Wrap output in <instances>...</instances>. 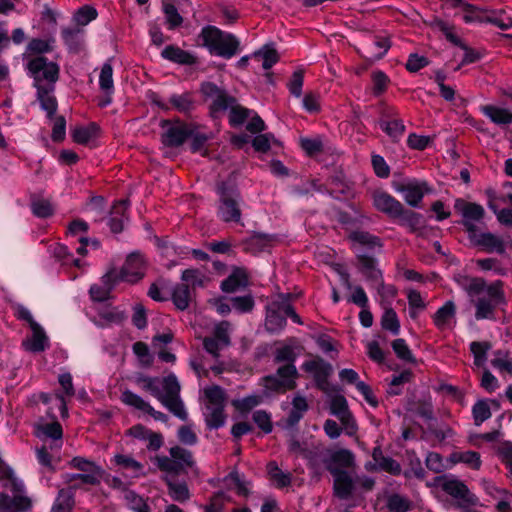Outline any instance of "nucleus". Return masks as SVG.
I'll return each instance as SVG.
<instances>
[{"mask_svg": "<svg viewBox=\"0 0 512 512\" xmlns=\"http://www.w3.org/2000/svg\"><path fill=\"white\" fill-rule=\"evenodd\" d=\"M459 283L475 306L478 320L492 318L496 307L505 302L503 282L500 280L487 284L481 277L464 276Z\"/></svg>", "mask_w": 512, "mask_h": 512, "instance_id": "1", "label": "nucleus"}, {"mask_svg": "<svg viewBox=\"0 0 512 512\" xmlns=\"http://www.w3.org/2000/svg\"><path fill=\"white\" fill-rule=\"evenodd\" d=\"M136 382L157 398L173 415L183 421L187 420L188 414L180 397L181 386L174 374L163 377L161 381L158 377L139 375Z\"/></svg>", "mask_w": 512, "mask_h": 512, "instance_id": "2", "label": "nucleus"}, {"mask_svg": "<svg viewBox=\"0 0 512 512\" xmlns=\"http://www.w3.org/2000/svg\"><path fill=\"white\" fill-rule=\"evenodd\" d=\"M295 359L296 353L291 346H284L276 350L274 361L276 363L286 362V364L280 366L276 374L263 377L262 381L266 390L284 393L296 388L298 371L294 365Z\"/></svg>", "mask_w": 512, "mask_h": 512, "instance_id": "3", "label": "nucleus"}, {"mask_svg": "<svg viewBox=\"0 0 512 512\" xmlns=\"http://www.w3.org/2000/svg\"><path fill=\"white\" fill-rule=\"evenodd\" d=\"M201 91L205 97L212 99L210 105L212 117L217 118L219 112L225 111L230 107L229 120L231 125H241L248 118L249 110L236 104V98L228 95L225 90L220 89L215 84L206 82L202 84Z\"/></svg>", "mask_w": 512, "mask_h": 512, "instance_id": "4", "label": "nucleus"}, {"mask_svg": "<svg viewBox=\"0 0 512 512\" xmlns=\"http://www.w3.org/2000/svg\"><path fill=\"white\" fill-rule=\"evenodd\" d=\"M373 203L376 209L392 219L400 220L401 224L407 225L412 232L418 231L422 227V216L410 209L382 190H376L372 194Z\"/></svg>", "mask_w": 512, "mask_h": 512, "instance_id": "5", "label": "nucleus"}, {"mask_svg": "<svg viewBox=\"0 0 512 512\" xmlns=\"http://www.w3.org/2000/svg\"><path fill=\"white\" fill-rule=\"evenodd\" d=\"M205 395V422L209 429H218L225 423L224 408L227 395L223 388L213 385L204 390Z\"/></svg>", "mask_w": 512, "mask_h": 512, "instance_id": "6", "label": "nucleus"}, {"mask_svg": "<svg viewBox=\"0 0 512 512\" xmlns=\"http://www.w3.org/2000/svg\"><path fill=\"white\" fill-rule=\"evenodd\" d=\"M201 38L203 44L207 46L211 53L231 58L239 47V41L232 34H224L220 29L214 26H207L202 29Z\"/></svg>", "mask_w": 512, "mask_h": 512, "instance_id": "7", "label": "nucleus"}, {"mask_svg": "<svg viewBox=\"0 0 512 512\" xmlns=\"http://www.w3.org/2000/svg\"><path fill=\"white\" fill-rule=\"evenodd\" d=\"M220 194L219 213L225 222H239L241 209L239 206L240 192L234 179L229 177L218 185Z\"/></svg>", "mask_w": 512, "mask_h": 512, "instance_id": "8", "label": "nucleus"}, {"mask_svg": "<svg viewBox=\"0 0 512 512\" xmlns=\"http://www.w3.org/2000/svg\"><path fill=\"white\" fill-rule=\"evenodd\" d=\"M169 453L170 457L156 456L154 458L157 467L167 474L186 473L187 469L195 465L192 452L183 447L174 446L170 448Z\"/></svg>", "mask_w": 512, "mask_h": 512, "instance_id": "9", "label": "nucleus"}, {"mask_svg": "<svg viewBox=\"0 0 512 512\" xmlns=\"http://www.w3.org/2000/svg\"><path fill=\"white\" fill-rule=\"evenodd\" d=\"M28 69L32 74L35 87H47V85H53L59 77V67L54 62H48L47 58L38 56L28 63Z\"/></svg>", "mask_w": 512, "mask_h": 512, "instance_id": "10", "label": "nucleus"}, {"mask_svg": "<svg viewBox=\"0 0 512 512\" xmlns=\"http://www.w3.org/2000/svg\"><path fill=\"white\" fill-rule=\"evenodd\" d=\"M454 209L462 216V225L466 228L468 235L477 231V226L474 222H479L484 218V208L473 202H468L464 199H457L454 203Z\"/></svg>", "mask_w": 512, "mask_h": 512, "instance_id": "11", "label": "nucleus"}, {"mask_svg": "<svg viewBox=\"0 0 512 512\" xmlns=\"http://www.w3.org/2000/svg\"><path fill=\"white\" fill-rule=\"evenodd\" d=\"M303 369L306 372L314 374L317 387L326 394L330 395L338 391L336 387H332L328 382V377L332 374L333 367L331 364L325 362L322 358H317L315 360L305 362Z\"/></svg>", "mask_w": 512, "mask_h": 512, "instance_id": "12", "label": "nucleus"}, {"mask_svg": "<svg viewBox=\"0 0 512 512\" xmlns=\"http://www.w3.org/2000/svg\"><path fill=\"white\" fill-rule=\"evenodd\" d=\"M161 127L164 129L161 135V142L166 147H179L188 137L193 135V130L180 122L173 124L169 120H163Z\"/></svg>", "mask_w": 512, "mask_h": 512, "instance_id": "13", "label": "nucleus"}, {"mask_svg": "<svg viewBox=\"0 0 512 512\" xmlns=\"http://www.w3.org/2000/svg\"><path fill=\"white\" fill-rule=\"evenodd\" d=\"M441 487L444 492L457 500L456 506L459 508L464 509L469 506H475L478 503V498L460 480H446L442 483Z\"/></svg>", "mask_w": 512, "mask_h": 512, "instance_id": "14", "label": "nucleus"}, {"mask_svg": "<svg viewBox=\"0 0 512 512\" xmlns=\"http://www.w3.org/2000/svg\"><path fill=\"white\" fill-rule=\"evenodd\" d=\"M114 276L118 281L123 280L130 283H136L144 277V260L138 253H131L128 255L125 264L120 272L115 271Z\"/></svg>", "mask_w": 512, "mask_h": 512, "instance_id": "15", "label": "nucleus"}, {"mask_svg": "<svg viewBox=\"0 0 512 512\" xmlns=\"http://www.w3.org/2000/svg\"><path fill=\"white\" fill-rule=\"evenodd\" d=\"M468 238L472 245L481 247L485 251L498 254L505 253V244L501 238L494 235L493 233H478V230L468 235Z\"/></svg>", "mask_w": 512, "mask_h": 512, "instance_id": "16", "label": "nucleus"}, {"mask_svg": "<svg viewBox=\"0 0 512 512\" xmlns=\"http://www.w3.org/2000/svg\"><path fill=\"white\" fill-rule=\"evenodd\" d=\"M395 189L397 192L404 194L406 203L412 207H418L425 192L429 191L425 182H409L407 184L397 183L395 184Z\"/></svg>", "mask_w": 512, "mask_h": 512, "instance_id": "17", "label": "nucleus"}, {"mask_svg": "<svg viewBox=\"0 0 512 512\" xmlns=\"http://www.w3.org/2000/svg\"><path fill=\"white\" fill-rule=\"evenodd\" d=\"M329 472L334 478L333 491L339 499L346 500L351 497L354 483L351 476L345 470H337L329 467Z\"/></svg>", "mask_w": 512, "mask_h": 512, "instance_id": "18", "label": "nucleus"}, {"mask_svg": "<svg viewBox=\"0 0 512 512\" xmlns=\"http://www.w3.org/2000/svg\"><path fill=\"white\" fill-rule=\"evenodd\" d=\"M121 400L129 406H133L138 410L146 412L147 414L151 415L155 420H160L163 422H166L168 420L166 414L154 410V408L150 406L149 403L144 401L140 396L131 392L130 390H125L122 392Z\"/></svg>", "mask_w": 512, "mask_h": 512, "instance_id": "19", "label": "nucleus"}, {"mask_svg": "<svg viewBox=\"0 0 512 512\" xmlns=\"http://www.w3.org/2000/svg\"><path fill=\"white\" fill-rule=\"evenodd\" d=\"M32 334L23 340L22 346L26 351L39 353L46 349L48 337L43 328L38 323H33L30 327Z\"/></svg>", "mask_w": 512, "mask_h": 512, "instance_id": "20", "label": "nucleus"}, {"mask_svg": "<svg viewBox=\"0 0 512 512\" xmlns=\"http://www.w3.org/2000/svg\"><path fill=\"white\" fill-rule=\"evenodd\" d=\"M293 298L294 295L291 293H278L271 302L269 309L277 310L279 313L284 312L295 323L302 325L303 322L300 316L296 313V311L294 310L293 306L290 303Z\"/></svg>", "mask_w": 512, "mask_h": 512, "instance_id": "21", "label": "nucleus"}, {"mask_svg": "<svg viewBox=\"0 0 512 512\" xmlns=\"http://www.w3.org/2000/svg\"><path fill=\"white\" fill-rule=\"evenodd\" d=\"M331 413L338 417L345 427H354L352 415L348 409V404L343 395L336 394L331 397L330 401Z\"/></svg>", "mask_w": 512, "mask_h": 512, "instance_id": "22", "label": "nucleus"}, {"mask_svg": "<svg viewBox=\"0 0 512 512\" xmlns=\"http://www.w3.org/2000/svg\"><path fill=\"white\" fill-rule=\"evenodd\" d=\"M115 268H111L103 277V286L93 285L90 288V295L94 301H105L108 299L110 291L112 290L115 283L118 282V278L114 276Z\"/></svg>", "mask_w": 512, "mask_h": 512, "instance_id": "23", "label": "nucleus"}, {"mask_svg": "<svg viewBox=\"0 0 512 512\" xmlns=\"http://www.w3.org/2000/svg\"><path fill=\"white\" fill-rule=\"evenodd\" d=\"M31 508V500L25 496L11 498L7 494H0V512H27Z\"/></svg>", "mask_w": 512, "mask_h": 512, "instance_id": "24", "label": "nucleus"}, {"mask_svg": "<svg viewBox=\"0 0 512 512\" xmlns=\"http://www.w3.org/2000/svg\"><path fill=\"white\" fill-rule=\"evenodd\" d=\"M326 469L329 471V467L337 470H344V468H351L354 466V455L352 452L346 449H340L331 454L328 459L324 460Z\"/></svg>", "mask_w": 512, "mask_h": 512, "instance_id": "25", "label": "nucleus"}, {"mask_svg": "<svg viewBox=\"0 0 512 512\" xmlns=\"http://www.w3.org/2000/svg\"><path fill=\"white\" fill-rule=\"evenodd\" d=\"M176 475L167 474L164 480L168 486V494L172 500L185 502L190 498V492L186 482H179L175 479Z\"/></svg>", "mask_w": 512, "mask_h": 512, "instance_id": "26", "label": "nucleus"}, {"mask_svg": "<svg viewBox=\"0 0 512 512\" xmlns=\"http://www.w3.org/2000/svg\"><path fill=\"white\" fill-rule=\"evenodd\" d=\"M54 91L53 85L47 87H38L37 98L40 102L41 108L47 112V116L52 119L56 113L58 104L56 98L52 95Z\"/></svg>", "mask_w": 512, "mask_h": 512, "instance_id": "27", "label": "nucleus"}, {"mask_svg": "<svg viewBox=\"0 0 512 512\" xmlns=\"http://www.w3.org/2000/svg\"><path fill=\"white\" fill-rule=\"evenodd\" d=\"M248 284L247 274L242 268H235L233 272L221 283L222 291L232 293L237 291L240 287H245Z\"/></svg>", "mask_w": 512, "mask_h": 512, "instance_id": "28", "label": "nucleus"}, {"mask_svg": "<svg viewBox=\"0 0 512 512\" xmlns=\"http://www.w3.org/2000/svg\"><path fill=\"white\" fill-rule=\"evenodd\" d=\"M128 203L129 202L127 199H123V200L117 201L113 205V207L110 211L111 217L109 220V226L113 233H120L123 230L122 217H124V215H125V212L128 207Z\"/></svg>", "mask_w": 512, "mask_h": 512, "instance_id": "29", "label": "nucleus"}, {"mask_svg": "<svg viewBox=\"0 0 512 512\" xmlns=\"http://www.w3.org/2000/svg\"><path fill=\"white\" fill-rule=\"evenodd\" d=\"M162 56L178 64L190 65L196 62L195 57L189 52L173 45L165 47L162 51Z\"/></svg>", "mask_w": 512, "mask_h": 512, "instance_id": "30", "label": "nucleus"}, {"mask_svg": "<svg viewBox=\"0 0 512 512\" xmlns=\"http://www.w3.org/2000/svg\"><path fill=\"white\" fill-rule=\"evenodd\" d=\"M482 111L495 124L507 125L512 123V112L508 111L507 109L499 108L493 105H486L482 107Z\"/></svg>", "mask_w": 512, "mask_h": 512, "instance_id": "31", "label": "nucleus"}, {"mask_svg": "<svg viewBox=\"0 0 512 512\" xmlns=\"http://www.w3.org/2000/svg\"><path fill=\"white\" fill-rule=\"evenodd\" d=\"M379 125L381 129L395 142H397L405 132V125L400 119H379Z\"/></svg>", "mask_w": 512, "mask_h": 512, "instance_id": "32", "label": "nucleus"}, {"mask_svg": "<svg viewBox=\"0 0 512 512\" xmlns=\"http://www.w3.org/2000/svg\"><path fill=\"white\" fill-rule=\"evenodd\" d=\"M191 292L187 284H178L173 290L172 301L177 309L183 311L189 307Z\"/></svg>", "mask_w": 512, "mask_h": 512, "instance_id": "33", "label": "nucleus"}, {"mask_svg": "<svg viewBox=\"0 0 512 512\" xmlns=\"http://www.w3.org/2000/svg\"><path fill=\"white\" fill-rule=\"evenodd\" d=\"M99 130L95 123H90L88 126H78L72 130L71 136L74 142L84 145L87 144L92 137H94Z\"/></svg>", "mask_w": 512, "mask_h": 512, "instance_id": "34", "label": "nucleus"}, {"mask_svg": "<svg viewBox=\"0 0 512 512\" xmlns=\"http://www.w3.org/2000/svg\"><path fill=\"white\" fill-rule=\"evenodd\" d=\"M456 307L452 301H448L444 306L439 308L433 316L434 324L439 328L443 329L450 319L455 316Z\"/></svg>", "mask_w": 512, "mask_h": 512, "instance_id": "35", "label": "nucleus"}, {"mask_svg": "<svg viewBox=\"0 0 512 512\" xmlns=\"http://www.w3.org/2000/svg\"><path fill=\"white\" fill-rule=\"evenodd\" d=\"M163 12L169 29H175L182 25L183 17L179 14L176 6L172 3L163 1Z\"/></svg>", "mask_w": 512, "mask_h": 512, "instance_id": "36", "label": "nucleus"}, {"mask_svg": "<svg viewBox=\"0 0 512 512\" xmlns=\"http://www.w3.org/2000/svg\"><path fill=\"white\" fill-rule=\"evenodd\" d=\"M375 46L382 49L380 52H375L372 46L366 48V53L370 61L380 60L391 48V41L389 37H377Z\"/></svg>", "mask_w": 512, "mask_h": 512, "instance_id": "37", "label": "nucleus"}, {"mask_svg": "<svg viewBox=\"0 0 512 512\" xmlns=\"http://www.w3.org/2000/svg\"><path fill=\"white\" fill-rule=\"evenodd\" d=\"M253 56L255 58L262 57L263 58V68L265 70L270 69L274 64L279 61V54L276 49L265 45L262 49L254 52Z\"/></svg>", "mask_w": 512, "mask_h": 512, "instance_id": "38", "label": "nucleus"}, {"mask_svg": "<svg viewBox=\"0 0 512 512\" xmlns=\"http://www.w3.org/2000/svg\"><path fill=\"white\" fill-rule=\"evenodd\" d=\"M33 213L40 218H47L53 214V207L49 200L33 197L31 201Z\"/></svg>", "mask_w": 512, "mask_h": 512, "instance_id": "39", "label": "nucleus"}, {"mask_svg": "<svg viewBox=\"0 0 512 512\" xmlns=\"http://www.w3.org/2000/svg\"><path fill=\"white\" fill-rule=\"evenodd\" d=\"M265 326L270 332H278L286 326V318L277 310L268 309Z\"/></svg>", "mask_w": 512, "mask_h": 512, "instance_id": "40", "label": "nucleus"}, {"mask_svg": "<svg viewBox=\"0 0 512 512\" xmlns=\"http://www.w3.org/2000/svg\"><path fill=\"white\" fill-rule=\"evenodd\" d=\"M267 470L271 479L277 483L278 487H286L290 485V474L282 472L275 462H269Z\"/></svg>", "mask_w": 512, "mask_h": 512, "instance_id": "41", "label": "nucleus"}, {"mask_svg": "<svg viewBox=\"0 0 512 512\" xmlns=\"http://www.w3.org/2000/svg\"><path fill=\"white\" fill-rule=\"evenodd\" d=\"M381 326L383 329L389 330L395 335L399 333L400 324L394 309H385V312L381 318Z\"/></svg>", "mask_w": 512, "mask_h": 512, "instance_id": "42", "label": "nucleus"}, {"mask_svg": "<svg viewBox=\"0 0 512 512\" xmlns=\"http://www.w3.org/2000/svg\"><path fill=\"white\" fill-rule=\"evenodd\" d=\"M491 348L489 342H472L470 350L474 355V364L476 366H483L487 359V351Z\"/></svg>", "mask_w": 512, "mask_h": 512, "instance_id": "43", "label": "nucleus"}, {"mask_svg": "<svg viewBox=\"0 0 512 512\" xmlns=\"http://www.w3.org/2000/svg\"><path fill=\"white\" fill-rule=\"evenodd\" d=\"M36 436H40V433L44 434L47 437H50L54 440H59L62 438L63 431L60 423L53 422L50 424H37L36 426Z\"/></svg>", "mask_w": 512, "mask_h": 512, "instance_id": "44", "label": "nucleus"}, {"mask_svg": "<svg viewBox=\"0 0 512 512\" xmlns=\"http://www.w3.org/2000/svg\"><path fill=\"white\" fill-rule=\"evenodd\" d=\"M392 348L399 359L413 364L416 363V359L404 339L399 338L394 340L392 342Z\"/></svg>", "mask_w": 512, "mask_h": 512, "instance_id": "45", "label": "nucleus"}, {"mask_svg": "<svg viewBox=\"0 0 512 512\" xmlns=\"http://www.w3.org/2000/svg\"><path fill=\"white\" fill-rule=\"evenodd\" d=\"M387 507L390 512H407L411 508V502L399 494H393L387 500Z\"/></svg>", "mask_w": 512, "mask_h": 512, "instance_id": "46", "label": "nucleus"}, {"mask_svg": "<svg viewBox=\"0 0 512 512\" xmlns=\"http://www.w3.org/2000/svg\"><path fill=\"white\" fill-rule=\"evenodd\" d=\"M472 414L475 425L479 426L491 417V410L487 402L480 400L473 406Z\"/></svg>", "mask_w": 512, "mask_h": 512, "instance_id": "47", "label": "nucleus"}, {"mask_svg": "<svg viewBox=\"0 0 512 512\" xmlns=\"http://www.w3.org/2000/svg\"><path fill=\"white\" fill-rule=\"evenodd\" d=\"M96 17V9L88 5L79 8L74 14V20L78 26H85Z\"/></svg>", "mask_w": 512, "mask_h": 512, "instance_id": "48", "label": "nucleus"}, {"mask_svg": "<svg viewBox=\"0 0 512 512\" xmlns=\"http://www.w3.org/2000/svg\"><path fill=\"white\" fill-rule=\"evenodd\" d=\"M113 69L110 63H105L102 66L100 77H99V84L100 88L104 92L112 93L113 91Z\"/></svg>", "mask_w": 512, "mask_h": 512, "instance_id": "49", "label": "nucleus"}, {"mask_svg": "<svg viewBox=\"0 0 512 512\" xmlns=\"http://www.w3.org/2000/svg\"><path fill=\"white\" fill-rule=\"evenodd\" d=\"M81 33H82V29L79 27L65 28L62 31V35H63L65 43L74 52H77L80 49V42L78 40V36Z\"/></svg>", "mask_w": 512, "mask_h": 512, "instance_id": "50", "label": "nucleus"}, {"mask_svg": "<svg viewBox=\"0 0 512 512\" xmlns=\"http://www.w3.org/2000/svg\"><path fill=\"white\" fill-rule=\"evenodd\" d=\"M170 103L182 113H189L193 108V101L188 93L172 96Z\"/></svg>", "mask_w": 512, "mask_h": 512, "instance_id": "51", "label": "nucleus"}, {"mask_svg": "<svg viewBox=\"0 0 512 512\" xmlns=\"http://www.w3.org/2000/svg\"><path fill=\"white\" fill-rule=\"evenodd\" d=\"M373 94L379 96L383 94L390 82L388 76L382 71H374L372 73Z\"/></svg>", "mask_w": 512, "mask_h": 512, "instance_id": "52", "label": "nucleus"}, {"mask_svg": "<svg viewBox=\"0 0 512 512\" xmlns=\"http://www.w3.org/2000/svg\"><path fill=\"white\" fill-rule=\"evenodd\" d=\"M181 280L184 281V284H187L189 287L204 285L203 275L200 273L198 269L184 270L181 276Z\"/></svg>", "mask_w": 512, "mask_h": 512, "instance_id": "53", "label": "nucleus"}, {"mask_svg": "<svg viewBox=\"0 0 512 512\" xmlns=\"http://www.w3.org/2000/svg\"><path fill=\"white\" fill-rule=\"evenodd\" d=\"M453 457L460 462L469 464L474 469H479L481 466L480 454L474 451H466L456 453Z\"/></svg>", "mask_w": 512, "mask_h": 512, "instance_id": "54", "label": "nucleus"}, {"mask_svg": "<svg viewBox=\"0 0 512 512\" xmlns=\"http://www.w3.org/2000/svg\"><path fill=\"white\" fill-rule=\"evenodd\" d=\"M271 141H275L273 134H260L252 140V146L257 152L266 153L270 150Z\"/></svg>", "mask_w": 512, "mask_h": 512, "instance_id": "55", "label": "nucleus"}, {"mask_svg": "<svg viewBox=\"0 0 512 512\" xmlns=\"http://www.w3.org/2000/svg\"><path fill=\"white\" fill-rule=\"evenodd\" d=\"M102 477L101 468H94V471L86 472L84 474H75L71 476L70 480L79 479L84 484L98 485Z\"/></svg>", "mask_w": 512, "mask_h": 512, "instance_id": "56", "label": "nucleus"}, {"mask_svg": "<svg viewBox=\"0 0 512 512\" xmlns=\"http://www.w3.org/2000/svg\"><path fill=\"white\" fill-rule=\"evenodd\" d=\"M301 147L310 157L317 155L323 151V143L320 139H301Z\"/></svg>", "mask_w": 512, "mask_h": 512, "instance_id": "57", "label": "nucleus"}, {"mask_svg": "<svg viewBox=\"0 0 512 512\" xmlns=\"http://www.w3.org/2000/svg\"><path fill=\"white\" fill-rule=\"evenodd\" d=\"M229 327L230 323L228 321H222L214 329L213 338L217 339L225 347L230 344Z\"/></svg>", "mask_w": 512, "mask_h": 512, "instance_id": "58", "label": "nucleus"}, {"mask_svg": "<svg viewBox=\"0 0 512 512\" xmlns=\"http://www.w3.org/2000/svg\"><path fill=\"white\" fill-rule=\"evenodd\" d=\"M262 402V397L258 395H251L242 400L233 402V405L241 412H248Z\"/></svg>", "mask_w": 512, "mask_h": 512, "instance_id": "59", "label": "nucleus"}, {"mask_svg": "<svg viewBox=\"0 0 512 512\" xmlns=\"http://www.w3.org/2000/svg\"><path fill=\"white\" fill-rule=\"evenodd\" d=\"M497 453L512 474V442L504 441L500 443L497 448Z\"/></svg>", "mask_w": 512, "mask_h": 512, "instance_id": "60", "label": "nucleus"}, {"mask_svg": "<svg viewBox=\"0 0 512 512\" xmlns=\"http://www.w3.org/2000/svg\"><path fill=\"white\" fill-rule=\"evenodd\" d=\"M134 353L140 358L144 366H150L153 362V357L149 353V348L144 342H136L133 344Z\"/></svg>", "mask_w": 512, "mask_h": 512, "instance_id": "61", "label": "nucleus"}, {"mask_svg": "<svg viewBox=\"0 0 512 512\" xmlns=\"http://www.w3.org/2000/svg\"><path fill=\"white\" fill-rule=\"evenodd\" d=\"M233 307L240 312H249L254 307V299L252 295H245L231 298Z\"/></svg>", "mask_w": 512, "mask_h": 512, "instance_id": "62", "label": "nucleus"}, {"mask_svg": "<svg viewBox=\"0 0 512 512\" xmlns=\"http://www.w3.org/2000/svg\"><path fill=\"white\" fill-rule=\"evenodd\" d=\"M253 420L258 425V427L263 430V432L270 433L272 431V422L266 411L258 410L254 412Z\"/></svg>", "mask_w": 512, "mask_h": 512, "instance_id": "63", "label": "nucleus"}, {"mask_svg": "<svg viewBox=\"0 0 512 512\" xmlns=\"http://www.w3.org/2000/svg\"><path fill=\"white\" fill-rule=\"evenodd\" d=\"M429 64V60L424 56H419L418 54H410L407 63L406 69L409 72H418L420 69L424 68Z\"/></svg>", "mask_w": 512, "mask_h": 512, "instance_id": "64", "label": "nucleus"}]
</instances>
